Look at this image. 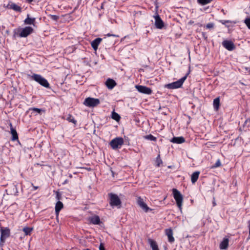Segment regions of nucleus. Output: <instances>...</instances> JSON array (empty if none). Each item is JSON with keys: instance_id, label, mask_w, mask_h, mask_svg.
<instances>
[{"instance_id": "20", "label": "nucleus", "mask_w": 250, "mask_h": 250, "mask_svg": "<svg viewBox=\"0 0 250 250\" xmlns=\"http://www.w3.org/2000/svg\"><path fill=\"white\" fill-rule=\"evenodd\" d=\"M229 239L227 237H224L220 244L219 248L221 250H226L229 247Z\"/></svg>"}, {"instance_id": "45", "label": "nucleus", "mask_w": 250, "mask_h": 250, "mask_svg": "<svg viewBox=\"0 0 250 250\" xmlns=\"http://www.w3.org/2000/svg\"><path fill=\"white\" fill-rule=\"evenodd\" d=\"M69 181L68 180H65L63 183L62 185H65L68 183Z\"/></svg>"}, {"instance_id": "31", "label": "nucleus", "mask_w": 250, "mask_h": 250, "mask_svg": "<svg viewBox=\"0 0 250 250\" xmlns=\"http://www.w3.org/2000/svg\"><path fill=\"white\" fill-rule=\"evenodd\" d=\"M29 110L32 111L33 112H36L39 114H41L42 112H45L44 110H42V109L38 108L36 107H31L29 109Z\"/></svg>"}, {"instance_id": "10", "label": "nucleus", "mask_w": 250, "mask_h": 250, "mask_svg": "<svg viewBox=\"0 0 250 250\" xmlns=\"http://www.w3.org/2000/svg\"><path fill=\"white\" fill-rule=\"evenodd\" d=\"M222 44L223 46L229 51H232L235 49V45L231 41L224 40Z\"/></svg>"}, {"instance_id": "8", "label": "nucleus", "mask_w": 250, "mask_h": 250, "mask_svg": "<svg viewBox=\"0 0 250 250\" xmlns=\"http://www.w3.org/2000/svg\"><path fill=\"white\" fill-rule=\"evenodd\" d=\"M136 89L141 93L150 95L152 93V90L149 87H146L144 85H135Z\"/></svg>"}, {"instance_id": "46", "label": "nucleus", "mask_w": 250, "mask_h": 250, "mask_svg": "<svg viewBox=\"0 0 250 250\" xmlns=\"http://www.w3.org/2000/svg\"><path fill=\"white\" fill-rule=\"evenodd\" d=\"M29 3H31L34 0H25Z\"/></svg>"}, {"instance_id": "38", "label": "nucleus", "mask_w": 250, "mask_h": 250, "mask_svg": "<svg viewBox=\"0 0 250 250\" xmlns=\"http://www.w3.org/2000/svg\"><path fill=\"white\" fill-rule=\"evenodd\" d=\"M245 23L249 29H250V18H247L245 20Z\"/></svg>"}, {"instance_id": "33", "label": "nucleus", "mask_w": 250, "mask_h": 250, "mask_svg": "<svg viewBox=\"0 0 250 250\" xmlns=\"http://www.w3.org/2000/svg\"><path fill=\"white\" fill-rule=\"evenodd\" d=\"M222 166V164L220 159H218L216 163L211 166L210 168L214 169L218 167H220Z\"/></svg>"}, {"instance_id": "29", "label": "nucleus", "mask_w": 250, "mask_h": 250, "mask_svg": "<svg viewBox=\"0 0 250 250\" xmlns=\"http://www.w3.org/2000/svg\"><path fill=\"white\" fill-rule=\"evenodd\" d=\"M33 230V228L30 227H24L22 229L25 235H30Z\"/></svg>"}, {"instance_id": "47", "label": "nucleus", "mask_w": 250, "mask_h": 250, "mask_svg": "<svg viewBox=\"0 0 250 250\" xmlns=\"http://www.w3.org/2000/svg\"><path fill=\"white\" fill-rule=\"evenodd\" d=\"M68 177L70 178H72L73 177V176L71 174H69V175H68Z\"/></svg>"}, {"instance_id": "37", "label": "nucleus", "mask_w": 250, "mask_h": 250, "mask_svg": "<svg viewBox=\"0 0 250 250\" xmlns=\"http://www.w3.org/2000/svg\"><path fill=\"white\" fill-rule=\"evenodd\" d=\"M214 24L213 23H208L206 25L207 29H212L214 28Z\"/></svg>"}, {"instance_id": "22", "label": "nucleus", "mask_w": 250, "mask_h": 250, "mask_svg": "<svg viewBox=\"0 0 250 250\" xmlns=\"http://www.w3.org/2000/svg\"><path fill=\"white\" fill-rule=\"evenodd\" d=\"M170 141L173 143L179 144L184 143L185 139L183 137H174Z\"/></svg>"}, {"instance_id": "3", "label": "nucleus", "mask_w": 250, "mask_h": 250, "mask_svg": "<svg viewBox=\"0 0 250 250\" xmlns=\"http://www.w3.org/2000/svg\"><path fill=\"white\" fill-rule=\"evenodd\" d=\"M109 197V204L111 207H117L120 208L121 206L122 202L118 196L114 193L108 194Z\"/></svg>"}, {"instance_id": "28", "label": "nucleus", "mask_w": 250, "mask_h": 250, "mask_svg": "<svg viewBox=\"0 0 250 250\" xmlns=\"http://www.w3.org/2000/svg\"><path fill=\"white\" fill-rule=\"evenodd\" d=\"M69 122L72 123L74 125H76L77 121L75 119L74 117L71 114H68L65 118Z\"/></svg>"}, {"instance_id": "35", "label": "nucleus", "mask_w": 250, "mask_h": 250, "mask_svg": "<svg viewBox=\"0 0 250 250\" xmlns=\"http://www.w3.org/2000/svg\"><path fill=\"white\" fill-rule=\"evenodd\" d=\"M199 3L202 5H205L209 3L212 0H197Z\"/></svg>"}, {"instance_id": "9", "label": "nucleus", "mask_w": 250, "mask_h": 250, "mask_svg": "<svg viewBox=\"0 0 250 250\" xmlns=\"http://www.w3.org/2000/svg\"><path fill=\"white\" fill-rule=\"evenodd\" d=\"M0 245H2L5 242V239L10 235V229L8 228L3 229L1 228L0 229Z\"/></svg>"}, {"instance_id": "25", "label": "nucleus", "mask_w": 250, "mask_h": 250, "mask_svg": "<svg viewBox=\"0 0 250 250\" xmlns=\"http://www.w3.org/2000/svg\"><path fill=\"white\" fill-rule=\"evenodd\" d=\"M148 242L152 250H159L158 245L155 241L151 239H148Z\"/></svg>"}, {"instance_id": "26", "label": "nucleus", "mask_w": 250, "mask_h": 250, "mask_svg": "<svg viewBox=\"0 0 250 250\" xmlns=\"http://www.w3.org/2000/svg\"><path fill=\"white\" fill-rule=\"evenodd\" d=\"M200 171L194 172L191 176V181L192 184L195 183L199 178L200 175Z\"/></svg>"}, {"instance_id": "15", "label": "nucleus", "mask_w": 250, "mask_h": 250, "mask_svg": "<svg viewBox=\"0 0 250 250\" xmlns=\"http://www.w3.org/2000/svg\"><path fill=\"white\" fill-rule=\"evenodd\" d=\"M103 40V39L101 38H97L94 40L93 41L91 42V45L92 47V48L96 51L98 49V46L101 43Z\"/></svg>"}, {"instance_id": "21", "label": "nucleus", "mask_w": 250, "mask_h": 250, "mask_svg": "<svg viewBox=\"0 0 250 250\" xmlns=\"http://www.w3.org/2000/svg\"><path fill=\"white\" fill-rule=\"evenodd\" d=\"M116 84V82L113 79L110 78H108L105 82V85L109 89H113Z\"/></svg>"}, {"instance_id": "4", "label": "nucleus", "mask_w": 250, "mask_h": 250, "mask_svg": "<svg viewBox=\"0 0 250 250\" xmlns=\"http://www.w3.org/2000/svg\"><path fill=\"white\" fill-rule=\"evenodd\" d=\"M34 31L33 28L30 26H26L23 28H19L17 35L21 38H25L32 33ZM16 33L15 32L14 35Z\"/></svg>"}, {"instance_id": "32", "label": "nucleus", "mask_w": 250, "mask_h": 250, "mask_svg": "<svg viewBox=\"0 0 250 250\" xmlns=\"http://www.w3.org/2000/svg\"><path fill=\"white\" fill-rule=\"evenodd\" d=\"M144 138L146 140H150V141H152L155 142L157 141V138L154 137V136H153L151 134L144 136Z\"/></svg>"}, {"instance_id": "30", "label": "nucleus", "mask_w": 250, "mask_h": 250, "mask_svg": "<svg viewBox=\"0 0 250 250\" xmlns=\"http://www.w3.org/2000/svg\"><path fill=\"white\" fill-rule=\"evenodd\" d=\"M111 118L117 122L119 121L121 119L120 116L115 111L112 112Z\"/></svg>"}, {"instance_id": "50", "label": "nucleus", "mask_w": 250, "mask_h": 250, "mask_svg": "<svg viewBox=\"0 0 250 250\" xmlns=\"http://www.w3.org/2000/svg\"><path fill=\"white\" fill-rule=\"evenodd\" d=\"M202 34H203V36H204V37H205V34L204 32H203V33H202Z\"/></svg>"}, {"instance_id": "18", "label": "nucleus", "mask_w": 250, "mask_h": 250, "mask_svg": "<svg viewBox=\"0 0 250 250\" xmlns=\"http://www.w3.org/2000/svg\"><path fill=\"white\" fill-rule=\"evenodd\" d=\"M155 25L156 27L158 29H162L164 26V22L160 18L159 15H157L155 17Z\"/></svg>"}, {"instance_id": "11", "label": "nucleus", "mask_w": 250, "mask_h": 250, "mask_svg": "<svg viewBox=\"0 0 250 250\" xmlns=\"http://www.w3.org/2000/svg\"><path fill=\"white\" fill-rule=\"evenodd\" d=\"M138 205L146 212L151 211L152 209L149 208L147 205L144 202V200L141 197H139L137 199Z\"/></svg>"}, {"instance_id": "42", "label": "nucleus", "mask_w": 250, "mask_h": 250, "mask_svg": "<svg viewBox=\"0 0 250 250\" xmlns=\"http://www.w3.org/2000/svg\"><path fill=\"white\" fill-rule=\"evenodd\" d=\"M100 250H105L104 247L102 243H101L99 247Z\"/></svg>"}, {"instance_id": "2", "label": "nucleus", "mask_w": 250, "mask_h": 250, "mask_svg": "<svg viewBox=\"0 0 250 250\" xmlns=\"http://www.w3.org/2000/svg\"><path fill=\"white\" fill-rule=\"evenodd\" d=\"M189 73V72L184 77L176 82L165 84L164 87L170 89H177L181 87L183 83L187 79Z\"/></svg>"}, {"instance_id": "14", "label": "nucleus", "mask_w": 250, "mask_h": 250, "mask_svg": "<svg viewBox=\"0 0 250 250\" xmlns=\"http://www.w3.org/2000/svg\"><path fill=\"white\" fill-rule=\"evenodd\" d=\"M6 7L8 9H12L16 12H20L21 11V8L20 6L11 1L8 3Z\"/></svg>"}, {"instance_id": "1", "label": "nucleus", "mask_w": 250, "mask_h": 250, "mask_svg": "<svg viewBox=\"0 0 250 250\" xmlns=\"http://www.w3.org/2000/svg\"><path fill=\"white\" fill-rule=\"evenodd\" d=\"M28 78L31 80H34L41 84L42 86L46 87L49 88L50 84L46 79L42 77L41 75L34 73L31 75L27 74Z\"/></svg>"}, {"instance_id": "36", "label": "nucleus", "mask_w": 250, "mask_h": 250, "mask_svg": "<svg viewBox=\"0 0 250 250\" xmlns=\"http://www.w3.org/2000/svg\"><path fill=\"white\" fill-rule=\"evenodd\" d=\"M49 16L51 20L55 21H57L59 19V16L57 15H50Z\"/></svg>"}, {"instance_id": "13", "label": "nucleus", "mask_w": 250, "mask_h": 250, "mask_svg": "<svg viewBox=\"0 0 250 250\" xmlns=\"http://www.w3.org/2000/svg\"><path fill=\"white\" fill-rule=\"evenodd\" d=\"M138 205L146 212L151 211L152 209L149 208L147 205L144 202V200L141 197H139L137 199Z\"/></svg>"}, {"instance_id": "7", "label": "nucleus", "mask_w": 250, "mask_h": 250, "mask_svg": "<svg viewBox=\"0 0 250 250\" xmlns=\"http://www.w3.org/2000/svg\"><path fill=\"white\" fill-rule=\"evenodd\" d=\"M100 103L99 99L90 97L86 98L84 101V104L89 107L96 106Z\"/></svg>"}, {"instance_id": "39", "label": "nucleus", "mask_w": 250, "mask_h": 250, "mask_svg": "<svg viewBox=\"0 0 250 250\" xmlns=\"http://www.w3.org/2000/svg\"><path fill=\"white\" fill-rule=\"evenodd\" d=\"M56 198L57 200L59 201L61 199V194L60 193L59 191H56Z\"/></svg>"}, {"instance_id": "5", "label": "nucleus", "mask_w": 250, "mask_h": 250, "mask_svg": "<svg viewBox=\"0 0 250 250\" xmlns=\"http://www.w3.org/2000/svg\"><path fill=\"white\" fill-rule=\"evenodd\" d=\"M124 143V139L122 137H118L112 139L110 142L109 145L113 149L116 150L121 148Z\"/></svg>"}, {"instance_id": "48", "label": "nucleus", "mask_w": 250, "mask_h": 250, "mask_svg": "<svg viewBox=\"0 0 250 250\" xmlns=\"http://www.w3.org/2000/svg\"><path fill=\"white\" fill-rule=\"evenodd\" d=\"M101 9H103L104 8V3L102 4L101 6Z\"/></svg>"}, {"instance_id": "41", "label": "nucleus", "mask_w": 250, "mask_h": 250, "mask_svg": "<svg viewBox=\"0 0 250 250\" xmlns=\"http://www.w3.org/2000/svg\"><path fill=\"white\" fill-rule=\"evenodd\" d=\"M31 185H32V187H33V189H32V190H33V191L37 190V189H38V188H39V187H38V186H35L33 185V183H32V184H31Z\"/></svg>"}, {"instance_id": "24", "label": "nucleus", "mask_w": 250, "mask_h": 250, "mask_svg": "<svg viewBox=\"0 0 250 250\" xmlns=\"http://www.w3.org/2000/svg\"><path fill=\"white\" fill-rule=\"evenodd\" d=\"M63 205L62 203L60 201H58L55 206V212L57 215H58L59 214L60 211L63 208Z\"/></svg>"}, {"instance_id": "49", "label": "nucleus", "mask_w": 250, "mask_h": 250, "mask_svg": "<svg viewBox=\"0 0 250 250\" xmlns=\"http://www.w3.org/2000/svg\"><path fill=\"white\" fill-rule=\"evenodd\" d=\"M213 206H215L216 205V203L215 202H213Z\"/></svg>"}, {"instance_id": "12", "label": "nucleus", "mask_w": 250, "mask_h": 250, "mask_svg": "<svg viewBox=\"0 0 250 250\" xmlns=\"http://www.w3.org/2000/svg\"><path fill=\"white\" fill-rule=\"evenodd\" d=\"M138 205L146 212L151 211L152 209L149 208L147 205L144 202V200L141 197H139L137 199Z\"/></svg>"}, {"instance_id": "44", "label": "nucleus", "mask_w": 250, "mask_h": 250, "mask_svg": "<svg viewBox=\"0 0 250 250\" xmlns=\"http://www.w3.org/2000/svg\"><path fill=\"white\" fill-rule=\"evenodd\" d=\"M105 36H107V37H111V36L116 37V36L114 35V34H111L108 33V34L105 35Z\"/></svg>"}, {"instance_id": "43", "label": "nucleus", "mask_w": 250, "mask_h": 250, "mask_svg": "<svg viewBox=\"0 0 250 250\" xmlns=\"http://www.w3.org/2000/svg\"><path fill=\"white\" fill-rule=\"evenodd\" d=\"M248 228L249 230V235L250 236V220L248 221Z\"/></svg>"}, {"instance_id": "16", "label": "nucleus", "mask_w": 250, "mask_h": 250, "mask_svg": "<svg viewBox=\"0 0 250 250\" xmlns=\"http://www.w3.org/2000/svg\"><path fill=\"white\" fill-rule=\"evenodd\" d=\"M88 221L90 224L93 225H99L101 223L100 218L98 215H94L88 218Z\"/></svg>"}, {"instance_id": "23", "label": "nucleus", "mask_w": 250, "mask_h": 250, "mask_svg": "<svg viewBox=\"0 0 250 250\" xmlns=\"http://www.w3.org/2000/svg\"><path fill=\"white\" fill-rule=\"evenodd\" d=\"M35 21H36V18H30L29 15H27V18L24 21V23L25 24L35 25Z\"/></svg>"}, {"instance_id": "34", "label": "nucleus", "mask_w": 250, "mask_h": 250, "mask_svg": "<svg viewBox=\"0 0 250 250\" xmlns=\"http://www.w3.org/2000/svg\"><path fill=\"white\" fill-rule=\"evenodd\" d=\"M155 163L156 167H160L161 164H162V160L160 158V155L159 154L156 158Z\"/></svg>"}, {"instance_id": "6", "label": "nucleus", "mask_w": 250, "mask_h": 250, "mask_svg": "<svg viewBox=\"0 0 250 250\" xmlns=\"http://www.w3.org/2000/svg\"><path fill=\"white\" fill-rule=\"evenodd\" d=\"M173 197L176 201V204L180 210H182V206L183 204V197L181 193L176 188L172 189Z\"/></svg>"}, {"instance_id": "51", "label": "nucleus", "mask_w": 250, "mask_h": 250, "mask_svg": "<svg viewBox=\"0 0 250 250\" xmlns=\"http://www.w3.org/2000/svg\"><path fill=\"white\" fill-rule=\"evenodd\" d=\"M89 250V249H86V250Z\"/></svg>"}, {"instance_id": "27", "label": "nucleus", "mask_w": 250, "mask_h": 250, "mask_svg": "<svg viewBox=\"0 0 250 250\" xmlns=\"http://www.w3.org/2000/svg\"><path fill=\"white\" fill-rule=\"evenodd\" d=\"M213 104L214 108L216 110H218L220 106V98L219 97L214 99Z\"/></svg>"}, {"instance_id": "40", "label": "nucleus", "mask_w": 250, "mask_h": 250, "mask_svg": "<svg viewBox=\"0 0 250 250\" xmlns=\"http://www.w3.org/2000/svg\"><path fill=\"white\" fill-rule=\"evenodd\" d=\"M223 24H225L226 23H230V21L229 20H221L219 21Z\"/></svg>"}, {"instance_id": "19", "label": "nucleus", "mask_w": 250, "mask_h": 250, "mask_svg": "<svg viewBox=\"0 0 250 250\" xmlns=\"http://www.w3.org/2000/svg\"><path fill=\"white\" fill-rule=\"evenodd\" d=\"M10 132L12 135L11 140L12 141H19V137L17 132L16 130L13 127L12 124H10Z\"/></svg>"}, {"instance_id": "17", "label": "nucleus", "mask_w": 250, "mask_h": 250, "mask_svg": "<svg viewBox=\"0 0 250 250\" xmlns=\"http://www.w3.org/2000/svg\"><path fill=\"white\" fill-rule=\"evenodd\" d=\"M166 235L168 237V241L169 243H172L174 242L175 239L173 236V231L171 228L166 229L165 230Z\"/></svg>"}]
</instances>
